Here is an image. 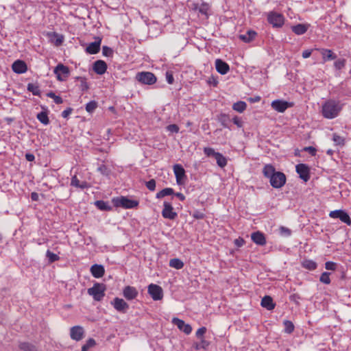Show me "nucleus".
<instances>
[{
    "label": "nucleus",
    "instance_id": "obj_59",
    "mask_svg": "<svg viewBox=\"0 0 351 351\" xmlns=\"http://www.w3.org/2000/svg\"><path fill=\"white\" fill-rule=\"evenodd\" d=\"M304 149L308 152L312 156H315L316 154V149L313 147H306Z\"/></svg>",
    "mask_w": 351,
    "mask_h": 351
},
{
    "label": "nucleus",
    "instance_id": "obj_19",
    "mask_svg": "<svg viewBox=\"0 0 351 351\" xmlns=\"http://www.w3.org/2000/svg\"><path fill=\"white\" fill-rule=\"evenodd\" d=\"M215 67L217 72L222 75L226 74L230 70L229 65L221 59L215 60Z\"/></svg>",
    "mask_w": 351,
    "mask_h": 351
},
{
    "label": "nucleus",
    "instance_id": "obj_43",
    "mask_svg": "<svg viewBox=\"0 0 351 351\" xmlns=\"http://www.w3.org/2000/svg\"><path fill=\"white\" fill-rule=\"evenodd\" d=\"M46 256L50 263L55 262L59 259V256L57 254L51 252L49 250H47Z\"/></svg>",
    "mask_w": 351,
    "mask_h": 351
},
{
    "label": "nucleus",
    "instance_id": "obj_2",
    "mask_svg": "<svg viewBox=\"0 0 351 351\" xmlns=\"http://www.w3.org/2000/svg\"><path fill=\"white\" fill-rule=\"evenodd\" d=\"M106 287L103 284L95 283L93 287L88 289V293L96 301H101L105 295Z\"/></svg>",
    "mask_w": 351,
    "mask_h": 351
},
{
    "label": "nucleus",
    "instance_id": "obj_17",
    "mask_svg": "<svg viewBox=\"0 0 351 351\" xmlns=\"http://www.w3.org/2000/svg\"><path fill=\"white\" fill-rule=\"evenodd\" d=\"M12 69L16 73H24L27 70V67L25 62L19 60L14 62L12 65Z\"/></svg>",
    "mask_w": 351,
    "mask_h": 351
},
{
    "label": "nucleus",
    "instance_id": "obj_26",
    "mask_svg": "<svg viewBox=\"0 0 351 351\" xmlns=\"http://www.w3.org/2000/svg\"><path fill=\"white\" fill-rule=\"evenodd\" d=\"M308 25L305 24H298L291 27L292 31L297 35L304 34L308 29Z\"/></svg>",
    "mask_w": 351,
    "mask_h": 351
},
{
    "label": "nucleus",
    "instance_id": "obj_64",
    "mask_svg": "<svg viewBox=\"0 0 351 351\" xmlns=\"http://www.w3.org/2000/svg\"><path fill=\"white\" fill-rule=\"evenodd\" d=\"M176 197H178L181 201H184L185 199V196L181 193H177L175 194Z\"/></svg>",
    "mask_w": 351,
    "mask_h": 351
},
{
    "label": "nucleus",
    "instance_id": "obj_39",
    "mask_svg": "<svg viewBox=\"0 0 351 351\" xmlns=\"http://www.w3.org/2000/svg\"><path fill=\"white\" fill-rule=\"evenodd\" d=\"M285 330L287 333H291L294 330V326L291 321L285 320L284 322Z\"/></svg>",
    "mask_w": 351,
    "mask_h": 351
},
{
    "label": "nucleus",
    "instance_id": "obj_41",
    "mask_svg": "<svg viewBox=\"0 0 351 351\" xmlns=\"http://www.w3.org/2000/svg\"><path fill=\"white\" fill-rule=\"evenodd\" d=\"M346 65L345 59H338L334 62V66L337 70L342 69Z\"/></svg>",
    "mask_w": 351,
    "mask_h": 351
},
{
    "label": "nucleus",
    "instance_id": "obj_29",
    "mask_svg": "<svg viewBox=\"0 0 351 351\" xmlns=\"http://www.w3.org/2000/svg\"><path fill=\"white\" fill-rule=\"evenodd\" d=\"M247 108V104L245 101H239L232 105V109L238 112H243Z\"/></svg>",
    "mask_w": 351,
    "mask_h": 351
},
{
    "label": "nucleus",
    "instance_id": "obj_45",
    "mask_svg": "<svg viewBox=\"0 0 351 351\" xmlns=\"http://www.w3.org/2000/svg\"><path fill=\"white\" fill-rule=\"evenodd\" d=\"M97 106V102L95 101H91L86 104V110L88 112H92L95 110Z\"/></svg>",
    "mask_w": 351,
    "mask_h": 351
},
{
    "label": "nucleus",
    "instance_id": "obj_11",
    "mask_svg": "<svg viewBox=\"0 0 351 351\" xmlns=\"http://www.w3.org/2000/svg\"><path fill=\"white\" fill-rule=\"evenodd\" d=\"M271 108L278 112H284L287 108L292 106L291 103L283 100H274L271 104Z\"/></svg>",
    "mask_w": 351,
    "mask_h": 351
},
{
    "label": "nucleus",
    "instance_id": "obj_37",
    "mask_svg": "<svg viewBox=\"0 0 351 351\" xmlns=\"http://www.w3.org/2000/svg\"><path fill=\"white\" fill-rule=\"evenodd\" d=\"M37 119L45 125H47L49 123L48 116L45 112L38 113L37 114Z\"/></svg>",
    "mask_w": 351,
    "mask_h": 351
},
{
    "label": "nucleus",
    "instance_id": "obj_27",
    "mask_svg": "<svg viewBox=\"0 0 351 351\" xmlns=\"http://www.w3.org/2000/svg\"><path fill=\"white\" fill-rule=\"evenodd\" d=\"M19 348L21 351H37L36 347L29 342H20Z\"/></svg>",
    "mask_w": 351,
    "mask_h": 351
},
{
    "label": "nucleus",
    "instance_id": "obj_51",
    "mask_svg": "<svg viewBox=\"0 0 351 351\" xmlns=\"http://www.w3.org/2000/svg\"><path fill=\"white\" fill-rule=\"evenodd\" d=\"M337 265L334 262L328 261L325 263V268L327 270H332L334 271L336 269Z\"/></svg>",
    "mask_w": 351,
    "mask_h": 351
},
{
    "label": "nucleus",
    "instance_id": "obj_28",
    "mask_svg": "<svg viewBox=\"0 0 351 351\" xmlns=\"http://www.w3.org/2000/svg\"><path fill=\"white\" fill-rule=\"evenodd\" d=\"M263 173L266 178L270 179L277 172L271 165H266L263 169Z\"/></svg>",
    "mask_w": 351,
    "mask_h": 351
},
{
    "label": "nucleus",
    "instance_id": "obj_21",
    "mask_svg": "<svg viewBox=\"0 0 351 351\" xmlns=\"http://www.w3.org/2000/svg\"><path fill=\"white\" fill-rule=\"evenodd\" d=\"M106 69L107 64L104 61L99 60L94 62L93 70L97 74L102 75L105 73Z\"/></svg>",
    "mask_w": 351,
    "mask_h": 351
},
{
    "label": "nucleus",
    "instance_id": "obj_23",
    "mask_svg": "<svg viewBox=\"0 0 351 351\" xmlns=\"http://www.w3.org/2000/svg\"><path fill=\"white\" fill-rule=\"evenodd\" d=\"M138 295V291L136 289L130 286H127L123 289V295L127 300H133Z\"/></svg>",
    "mask_w": 351,
    "mask_h": 351
},
{
    "label": "nucleus",
    "instance_id": "obj_40",
    "mask_svg": "<svg viewBox=\"0 0 351 351\" xmlns=\"http://www.w3.org/2000/svg\"><path fill=\"white\" fill-rule=\"evenodd\" d=\"M319 280L326 285H329L330 283V273L328 272H324L322 274Z\"/></svg>",
    "mask_w": 351,
    "mask_h": 351
},
{
    "label": "nucleus",
    "instance_id": "obj_60",
    "mask_svg": "<svg viewBox=\"0 0 351 351\" xmlns=\"http://www.w3.org/2000/svg\"><path fill=\"white\" fill-rule=\"evenodd\" d=\"M233 123L237 125L238 127L241 128L242 126V121L237 117H234L232 119Z\"/></svg>",
    "mask_w": 351,
    "mask_h": 351
},
{
    "label": "nucleus",
    "instance_id": "obj_52",
    "mask_svg": "<svg viewBox=\"0 0 351 351\" xmlns=\"http://www.w3.org/2000/svg\"><path fill=\"white\" fill-rule=\"evenodd\" d=\"M146 186L150 191H154L156 189V181L152 179L146 182Z\"/></svg>",
    "mask_w": 351,
    "mask_h": 351
},
{
    "label": "nucleus",
    "instance_id": "obj_15",
    "mask_svg": "<svg viewBox=\"0 0 351 351\" xmlns=\"http://www.w3.org/2000/svg\"><path fill=\"white\" fill-rule=\"evenodd\" d=\"M296 171L299 174L300 178L304 181L307 182L309 178V169L307 165L304 164H299L296 165Z\"/></svg>",
    "mask_w": 351,
    "mask_h": 351
},
{
    "label": "nucleus",
    "instance_id": "obj_31",
    "mask_svg": "<svg viewBox=\"0 0 351 351\" xmlns=\"http://www.w3.org/2000/svg\"><path fill=\"white\" fill-rule=\"evenodd\" d=\"M169 266L177 269H180L184 267V263L179 258H172L169 261Z\"/></svg>",
    "mask_w": 351,
    "mask_h": 351
},
{
    "label": "nucleus",
    "instance_id": "obj_54",
    "mask_svg": "<svg viewBox=\"0 0 351 351\" xmlns=\"http://www.w3.org/2000/svg\"><path fill=\"white\" fill-rule=\"evenodd\" d=\"M167 129L168 131L171 132H175V133H177L179 131V128L176 124L169 125L167 127Z\"/></svg>",
    "mask_w": 351,
    "mask_h": 351
},
{
    "label": "nucleus",
    "instance_id": "obj_38",
    "mask_svg": "<svg viewBox=\"0 0 351 351\" xmlns=\"http://www.w3.org/2000/svg\"><path fill=\"white\" fill-rule=\"evenodd\" d=\"M96 344L95 339L90 338L86 343L82 347V351H88L90 348Z\"/></svg>",
    "mask_w": 351,
    "mask_h": 351
},
{
    "label": "nucleus",
    "instance_id": "obj_55",
    "mask_svg": "<svg viewBox=\"0 0 351 351\" xmlns=\"http://www.w3.org/2000/svg\"><path fill=\"white\" fill-rule=\"evenodd\" d=\"M166 79H167V82L169 84H172L174 82L173 76L172 73L170 72L166 73Z\"/></svg>",
    "mask_w": 351,
    "mask_h": 351
},
{
    "label": "nucleus",
    "instance_id": "obj_24",
    "mask_svg": "<svg viewBox=\"0 0 351 351\" xmlns=\"http://www.w3.org/2000/svg\"><path fill=\"white\" fill-rule=\"evenodd\" d=\"M90 272L95 278H99L104 276L105 269L102 265L95 264L90 267Z\"/></svg>",
    "mask_w": 351,
    "mask_h": 351
},
{
    "label": "nucleus",
    "instance_id": "obj_9",
    "mask_svg": "<svg viewBox=\"0 0 351 351\" xmlns=\"http://www.w3.org/2000/svg\"><path fill=\"white\" fill-rule=\"evenodd\" d=\"M54 73L59 81H64L69 76V68L62 64H58L54 69Z\"/></svg>",
    "mask_w": 351,
    "mask_h": 351
},
{
    "label": "nucleus",
    "instance_id": "obj_14",
    "mask_svg": "<svg viewBox=\"0 0 351 351\" xmlns=\"http://www.w3.org/2000/svg\"><path fill=\"white\" fill-rule=\"evenodd\" d=\"M84 335V328L80 326H75L70 329V337L77 341L83 339Z\"/></svg>",
    "mask_w": 351,
    "mask_h": 351
},
{
    "label": "nucleus",
    "instance_id": "obj_46",
    "mask_svg": "<svg viewBox=\"0 0 351 351\" xmlns=\"http://www.w3.org/2000/svg\"><path fill=\"white\" fill-rule=\"evenodd\" d=\"M208 341H206L204 339H201V342L199 343H196V345L195 346V348L196 350L206 349L208 346Z\"/></svg>",
    "mask_w": 351,
    "mask_h": 351
},
{
    "label": "nucleus",
    "instance_id": "obj_62",
    "mask_svg": "<svg viewBox=\"0 0 351 351\" xmlns=\"http://www.w3.org/2000/svg\"><path fill=\"white\" fill-rule=\"evenodd\" d=\"M311 53H312V50H309V49L305 50L302 52V57L304 58H308L311 56Z\"/></svg>",
    "mask_w": 351,
    "mask_h": 351
},
{
    "label": "nucleus",
    "instance_id": "obj_1",
    "mask_svg": "<svg viewBox=\"0 0 351 351\" xmlns=\"http://www.w3.org/2000/svg\"><path fill=\"white\" fill-rule=\"evenodd\" d=\"M343 104L339 100L328 99L322 106V114L328 119L337 117L342 110Z\"/></svg>",
    "mask_w": 351,
    "mask_h": 351
},
{
    "label": "nucleus",
    "instance_id": "obj_25",
    "mask_svg": "<svg viewBox=\"0 0 351 351\" xmlns=\"http://www.w3.org/2000/svg\"><path fill=\"white\" fill-rule=\"evenodd\" d=\"M261 306L269 311L273 310L275 307V304L273 302L271 297L265 295L261 300Z\"/></svg>",
    "mask_w": 351,
    "mask_h": 351
},
{
    "label": "nucleus",
    "instance_id": "obj_8",
    "mask_svg": "<svg viewBox=\"0 0 351 351\" xmlns=\"http://www.w3.org/2000/svg\"><path fill=\"white\" fill-rule=\"evenodd\" d=\"M163 210L162 211V215L165 219L173 220L177 217V213L173 211V208L171 203L165 202L163 204Z\"/></svg>",
    "mask_w": 351,
    "mask_h": 351
},
{
    "label": "nucleus",
    "instance_id": "obj_7",
    "mask_svg": "<svg viewBox=\"0 0 351 351\" xmlns=\"http://www.w3.org/2000/svg\"><path fill=\"white\" fill-rule=\"evenodd\" d=\"M136 79L141 83L148 85L154 84L156 82V76L150 72H141L137 74Z\"/></svg>",
    "mask_w": 351,
    "mask_h": 351
},
{
    "label": "nucleus",
    "instance_id": "obj_63",
    "mask_svg": "<svg viewBox=\"0 0 351 351\" xmlns=\"http://www.w3.org/2000/svg\"><path fill=\"white\" fill-rule=\"evenodd\" d=\"M243 243H244V241L242 239L235 240V244L239 247L242 246L243 245Z\"/></svg>",
    "mask_w": 351,
    "mask_h": 351
},
{
    "label": "nucleus",
    "instance_id": "obj_57",
    "mask_svg": "<svg viewBox=\"0 0 351 351\" xmlns=\"http://www.w3.org/2000/svg\"><path fill=\"white\" fill-rule=\"evenodd\" d=\"M97 171L104 175L107 174V173H108V169H107L106 166L104 165L99 166L97 168Z\"/></svg>",
    "mask_w": 351,
    "mask_h": 351
},
{
    "label": "nucleus",
    "instance_id": "obj_13",
    "mask_svg": "<svg viewBox=\"0 0 351 351\" xmlns=\"http://www.w3.org/2000/svg\"><path fill=\"white\" fill-rule=\"evenodd\" d=\"M172 323L176 325L180 330L186 335H189L192 331V327L191 325L186 324L183 320L179 318L173 317L172 319Z\"/></svg>",
    "mask_w": 351,
    "mask_h": 351
},
{
    "label": "nucleus",
    "instance_id": "obj_10",
    "mask_svg": "<svg viewBox=\"0 0 351 351\" xmlns=\"http://www.w3.org/2000/svg\"><path fill=\"white\" fill-rule=\"evenodd\" d=\"M148 293L154 300H159L162 298V289L157 285H149L148 286Z\"/></svg>",
    "mask_w": 351,
    "mask_h": 351
},
{
    "label": "nucleus",
    "instance_id": "obj_22",
    "mask_svg": "<svg viewBox=\"0 0 351 351\" xmlns=\"http://www.w3.org/2000/svg\"><path fill=\"white\" fill-rule=\"evenodd\" d=\"M101 41V38H98L97 40L88 44L86 49V51L90 54H95L98 53L100 49Z\"/></svg>",
    "mask_w": 351,
    "mask_h": 351
},
{
    "label": "nucleus",
    "instance_id": "obj_32",
    "mask_svg": "<svg viewBox=\"0 0 351 351\" xmlns=\"http://www.w3.org/2000/svg\"><path fill=\"white\" fill-rule=\"evenodd\" d=\"M302 265L304 268L308 270H314L317 267V263L312 260H304Z\"/></svg>",
    "mask_w": 351,
    "mask_h": 351
},
{
    "label": "nucleus",
    "instance_id": "obj_42",
    "mask_svg": "<svg viewBox=\"0 0 351 351\" xmlns=\"http://www.w3.org/2000/svg\"><path fill=\"white\" fill-rule=\"evenodd\" d=\"M47 95V97L52 98L54 102L57 104H60L63 102L62 99L60 97L56 95L53 92L48 93Z\"/></svg>",
    "mask_w": 351,
    "mask_h": 351
},
{
    "label": "nucleus",
    "instance_id": "obj_36",
    "mask_svg": "<svg viewBox=\"0 0 351 351\" xmlns=\"http://www.w3.org/2000/svg\"><path fill=\"white\" fill-rule=\"evenodd\" d=\"M96 206L101 210H110L111 206L107 203L101 200L95 202Z\"/></svg>",
    "mask_w": 351,
    "mask_h": 351
},
{
    "label": "nucleus",
    "instance_id": "obj_61",
    "mask_svg": "<svg viewBox=\"0 0 351 351\" xmlns=\"http://www.w3.org/2000/svg\"><path fill=\"white\" fill-rule=\"evenodd\" d=\"M25 158L27 161H29V162H32L35 159V156L34 154H30V153H27L25 154Z\"/></svg>",
    "mask_w": 351,
    "mask_h": 351
},
{
    "label": "nucleus",
    "instance_id": "obj_56",
    "mask_svg": "<svg viewBox=\"0 0 351 351\" xmlns=\"http://www.w3.org/2000/svg\"><path fill=\"white\" fill-rule=\"evenodd\" d=\"M80 180L77 179L76 176H74L71 179V184L73 186L77 187L80 186Z\"/></svg>",
    "mask_w": 351,
    "mask_h": 351
},
{
    "label": "nucleus",
    "instance_id": "obj_6",
    "mask_svg": "<svg viewBox=\"0 0 351 351\" xmlns=\"http://www.w3.org/2000/svg\"><path fill=\"white\" fill-rule=\"evenodd\" d=\"M269 181L274 188H281L286 182V176L283 173L278 171L269 179Z\"/></svg>",
    "mask_w": 351,
    "mask_h": 351
},
{
    "label": "nucleus",
    "instance_id": "obj_4",
    "mask_svg": "<svg viewBox=\"0 0 351 351\" xmlns=\"http://www.w3.org/2000/svg\"><path fill=\"white\" fill-rule=\"evenodd\" d=\"M113 202L117 206H121L125 208H133L138 205V202L136 200L128 199L125 197L114 199Z\"/></svg>",
    "mask_w": 351,
    "mask_h": 351
},
{
    "label": "nucleus",
    "instance_id": "obj_12",
    "mask_svg": "<svg viewBox=\"0 0 351 351\" xmlns=\"http://www.w3.org/2000/svg\"><path fill=\"white\" fill-rule=\"evenodd\" d=\"M173 172L178 184H182L184 183V180L186 179L185 170L182 166L178 164L175 165L173 166Z\"/></svg>",
    "mask_w": 351,
    "mask_h": 351
},
{
    "label": "nucleus",
    "instance_id": "obj_53",
    "mask_svg": "<svg viewBox=\"0 0 351 351\" xmlns=\"http://www.w3.org/2000/svg\"><path fill=\"white\" fill-rule=\"evenodd\" d=\"M206 328L205 327H202V328H199L197 331H196V337L197 338H199V339H203V336L206 333Z\"/></svg>",
    "mask_w": 351,
    "mask_h": 351
},
{
    "label": "nucleus",
    "instance_id": "obj_50",
    "mask_svg": "<svg viewBox=\"0 0 351 351\" xmlns=\"http://www.w3.org/2000/svg\"><path fill=\"white\" fill-rule=\"evenodd\" d=\"M279 230H280V234L282 235V236L289 237V236L291 235V232L287 228L281 226Z\"/></svg>",
    "mask_w": 351,
    "mask_h": 351
},
{
    "label": "nucleus",
    "instance_id": "obj_18",
    "mask_svg": "<svg viewBox=\"0 0 351 351\" xmlns=\"http://www.w3.org/2000/svg\"><path fill=\"white\" fill-rule=\"evenodd\" d=\"M323 61L327 62L330 60H333L337 58V55L330 49H319Z\"/></svg>",
    "mask_w": 351,
    "mask_h": 351
},
{
    "label": "nucleus",
    "instance_id": "obj_33",
    "mask_svg": "<svg viewBox=\"0 0 351 351\" xmlns=\"http://www.w3.org/2000/svg\"><path fill=\"white\" fill-rule=\"evenodd\" d=\"M173 193H174V191H173V189L165 188V189H162V191H159L156 194V198L160 199L165 196L173 195Z\"/></svg>",
    "mask_w": 351,
    "mask_h": 351
},
{
    "label": "nucleus",
    "instance_id": "obj_49",
    "mask_svg": "<svg viewBox=\"0 0 351 351\" xmlns=\"http://www.w3.org/2000/svg\"><path fill=\"white\" fill-rule=\"evenodd\" d=\"M334 142L337 144V145H343L344 144V139L343 137L335 134L333 135V138H332Z\"/></svg>",
    "mask_w": 351,
    "mask_h": 351
},
{
    "label": "nucleus",
    "instance_id": "obj_20",
    "mask_svg": "<svg viewBox=\"0 0 351 351\" xmlns=\"http://www.w3.org/2000/svg\"><path fill=\"white\" fill-rule=\"evenodd\" d=\"M251 239L254 243L259 245H264L266 243V239L263 233L260 231L253 232Z\"/></svg>",
    "mask_w": 351,
    "mask_h": 351
},
{
    "label": "nucleus",
    "instance_id": "obj_58",
    "mask_svg": "<svg viewBox=\"0 0 351 351\" xmlns=\"http://www.w3.org/2000/svg\"><path fill=\"white\" fill-rule=\"evenodd\" d=\"M72 112V109L69 108L66 110H64L62 112V117L64 118H67L71 113Z\"/></svg>",
    "mask_w": 351,
    "mask_h": 351
},
{
    "label": "nucleus",
    "instance_id": "obj_35",
    "mask_svg": "<svg viewBox=\"0 0 351 351\" xmlns=\"http://www.w3.org/2000/svg\"><path fill=\"white\" fill-rule=\"evenodd\" d=\"M27 90L32 93L34 95H40V91L39 86L36 84L29 83L27 84Z\"/></svg>",
    "mask_w": 351,
    "mask_h": 351
},
{
    "label": "nucleus",
    "instance_id": "obj_34",
    "mask_svg": "<svg viewBox=\"0 0 351 351\" xmlns=\"http://www.w3.org/2000/svg\"><path fill=\"white\" fill-rule=\"evenodd\" d=\"M215 158L216 160L217 165L220 167L223 168L226 166L227 160L221 154L219 153L218 154H217Z\"/></svg>",
    "mask_w": 351,
    "mask_h": 351
},
{
    "label": "nucleus",
    "instance_id": "obj_5",
    "mask_svg": "<svg viewBox=\"0 0 351 351\" xmlns=\"http://www.w3.org/2000/svg\"><path fill=\"white\" fill-rule=\"evenodd\" d=\"M329 217L332 219H339L342 222L350 226L351 220L348 214L343 210H335L330 211Z\"/></svg>",
    "mask_w": 351,
    "mask_h": 351
},
{
    "label": "nucleus",
    "instance_id": "obj_47",
    "mask_svg": "<svg viewBox=\"0 0 351 351\" xmlns=\"http://www.w3.org/2000/svg\"><path fill=\"white\" fill-rule=\"evenodd\" d=\"M102 53L107 57H111L113 54V50L107 46H104L102 48Z\"/></svg>",
    "mask_w": 351,
    "mask_h": 351
},
{
    "label": "nucleus",
    "instance_id": "obj_16",
    "mask_svg": "<svg viewBox=\"0 0 351 351\" xmlns=\"http://www.w3.org/2000/svg\"><path fill=\"white\" fill-rule=\"evenodd\" d=\"M112 304L117 311L121 313H125L129 308V305L123 299L119 298H115Z\"/></svg>",
    "mask_w": 351,
    "mask_h": 351
},
{
    "label": "nucleus",
    "instance_id": "obj_44",
    "mask_svg": "<svg viewBox=\"0 0 351 351\" xmlns=\"http://www.w3.org/2000/svg\"><path fill=\"white\" fill-rule=\"evenodd\" d=\"M204 154L210 157V156H213L214 158H215V156H217V154H219V152H216L213 148H211V147H204Z\"/></svg>",
    "mask_w": 351,
    "mask_h": 351
},
{
    "label": "nucleus",
    "instance_id": "obj_3",
    "mask_svg": "<svg viewBox=\"0 0 351 351\" xmlns=\"http://www.w3.org/2000/svg\"><path fill=\"white\" fill-rule=\"evenodd\" d=\"M267 21L273 27H280L285 23V18L280 13L271 12L267 14Z\"/></svg>",
    "mask_w": 351,
    "mask_h": 351
},
{
    "label": "nucleus",
    "instance_id": "obj_48",
    "mask_svg": "<svg viewBox=\"0 0 351 351\" xmlns=\"http://www.w3.org/2000/svg\"><path fill=\"white\" fill-rule=\"evenodd\" d=\"M208 8H209V7H208V4L202 3L198 8V10H199V12H200L201 14L207 16V12H208Z\"/></svg>",
    "mask_w": 351,
    "mask_h": 351
},
{
    "label": "nucleus",
    "instance_id": "obj_30",
    "mask_svg": "<svg viewBox=\"0 0 351 351\" xmlns=\"http://www.w3.org/2000/svg\"><path fill=\"white\" fill-rule=\"evenodd\" d=\"M256 36V33L253 31H248L245 34H241L239 36L241 40L244 41L245 43H250Z\"/></svg>",
    "mask_w": 351,
    "mask_h": 351
}]
</instances>
